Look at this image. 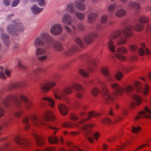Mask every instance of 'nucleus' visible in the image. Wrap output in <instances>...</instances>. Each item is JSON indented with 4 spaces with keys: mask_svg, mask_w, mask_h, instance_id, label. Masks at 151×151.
<instances>
[{
    "mask_svg": "<svg viewBox=\"0 0 151 151\" xmlns=\"http://www.w3.org/2000/svg\"><path fill=\"white\" fill-rule=\"evenodd\" d=\"M98 85L101 87V89H99L97 88H94L91 90V93L94 96H97L99 92H101L104 100L106 103H112V101L116 97L117 95H121L124 93L128 94L133 90V87L131 85L125 87H122L116 83L110 85V86L115 90V93L110 94L105 83L100 80L98 81Z\"/></svg>",
    "mask_w": 151,
    "mask_h": 151,
    "instance_id": "obj_1",
    "label": "nucleus"
},
{
    "mask_svg": "<svg viewBox=\"0 0 151 151\" xmlns=\"http://www.w3.org/2000/svg\"><path fill=\"white\" fill-rule=\"evenodd\" d=\"M144 28V25L141 23H137L133 27L134 30L136 31H140ZM133 27L131 25H129L125 27L122 30H117L114 31L111 35L110 37L112 39H116L121 37L122 32L124 37H120L116 41L117 45H121L126 43L127 42V38L133 35Z\"/></svg>",
    "mask_w": 151,
    "mask_h": 151,
    "instance_id": "obj_2",
    "label": "nucleus"
},
{
    "mask_svg": "<svg viewBox=\"0 0 151 151\" xmlns=\"http://www.w3.org/2000/svg\"><path fill=\"white\" fill-rule=\"evenodd\" d=\"M15 107L20 108L22 107V102L19 99V96L16 94H9L3 98L0 101V118L4 115L5 111L1 106L2 105L5 108L8 109L10 108L12 104V101Z\"/></svg>",
    "mask_w": 151,
    "mask_h": 151,
    "instance_id": "obj_3",
    "label": "nucleus"
},
{
    "mask_svg": "<svg viewBox=\"0 0 151 151\" xmlns=\"http://www.w3.org/2000/svg\"><path fill=\"white\" fill-rule=\"evenodd\" d=\"M55 118V116L52 111L50 110L46 111L43 115L42 119L38 118L34 114H32L30 116V119L33 124L36 126H45L47 125L44 120L45 121H53Z\"/></svg>",
    "mask_w": 151,
    "mask_h": 151,
    "instance_id": "obj_4",
    "label": "nucleus"
},
{
    "mask_svg": "<svg viewBox=\"0 0 151 151\" xmlns=\"http://www.w3.org/2000/svg\"><path fill=\"white\" fill-rule=\"evenodd\" d=\"M24 29L23 24L17 19L12 21V24L8 25L6 27L7 32L14 35L23 32Z\"/></svg>",
    "mask_w": 151,
    "mask_h": 151,
    "instance_id": "obj_5",
    "label": "nucleus"
},
{
    "mask_svg": "<svg viewBox=\"0 0 151 151\" xmlns=\"http://www.w3.org/2000/svg\"><path fill=\"white\" fill-rule=\"evenodd\" d=\"M93 126V124H88L81 127L84 130V135L88 140L91 143H93L94 139L97 140L99 136V133L98 132L92 133L90 128Z\"/></svg>",
    "mask_w": 151,
    "mask_h": 151,
    "instance_id": "obj_6",
    "label": "nucleus"
},
{
    "mask_svg": "<svg viewBox=\"0 0 151 151\" xmlns=\"http://www.w3.org/2000/svg\"><path fill=\"white\" fill-rule=\"evenodd\" d=\"M73 92L72 88L70 86H67L62 89H56L54 91L55 97L60 100L65 99L66 95L71 93Z\"/></svg>",
    "mask_w": 151,
    "mask_h": 151,
    "instance_id": "obj_7",
    "label": "nucleus"
},
{
    "mask_svg": "<svg viewBox=\"0 0 151 151\" xmlns=\"http://www.w3.org/2000/svg\"><path fill=\"white\" fill-rule=\"evenodd\" d=\"M145 111H141L139 113L138 115L135 118V120L137 121L141 117L149 118L151 119V107L150 110L146 106L145 107Z\"/></svg>",
    "mask_w": 151,
    "mask_h": 151,
    "instance_id": "obj_8",
    "label": "nucleus"
},
{
    "mask_svg": "<svg viewBox=\"0 0 151 151\" xmlns=\"http://www.w3.org/2000/svg\"><path fill=\"white\" fill-rule=\"evenodd\" d=\"M72 86L77 91L76 93V97L78 99L82 98L83 96V90L81 85L79 83H74L72 85Z\"/></svg>",
    "mask_w": 151,
    "mask_h": 151,
    "instance_id": "obj_9",
    "label": "nucleus"
},
{
    "mask_svg": "<svg viewBox=\"0 0 151 151\" xmlns=\"http://www.w3.org/2000/svg\"><path fill=\"white\" fill-rule=\"evenodd\" d=\"M40 38L45 42V47L47 48H49L52 41V39L50 36L46 33H42L40 35Z\"/></svg>",
    "mask_w": 151,
    "mask_h": 151,
    "instance_id": "obj_10",
    "label": "nucleus"
},
{
    "mask_svg": "<svg viewBox=\"0 0 151 151\" xmlns=\"http://www.w3.org/2000/svg\"><path fill=\"white\" fill-rule=\"evenodd\" d=\"M63 30V27L60 24H55L52 25L50 29V32L53 35H58L60 34Z\"/></svg>",
    "mask_w": 151,
    "mask_h": 151,
    "instance_id": "obj_11",
    "label": "nucleus"
},
{
    "mask_svg": "<svg viewBox=\"0 0 151 151\" xmlns=\"http://www.w3.org/2000/svg\"><path fill=\"white\" fill-rule=\"evenodd\" d=\"M97 36V35L96 33L91 32L85 35L83 38V40L86 44H90L93 41L94 39Z\"/></svg>",
    "mask_w": 151,
    "mask_h": 151,
    "instance_id": "obj_12",
    "label": "nucleus"
},
{
    "mask_svg": "<svg viewBox=\"0 0 151 151\" xmlns=\"http://www.w3.org/2000/svg\"><path fill=\"white\" fill-rule=\"evenodd\" d=\"M134 84L137 92H142L144 95H146L147 93L149 90V88L147 84H145L144 87L142 88L141 83L139 81H136Z\"/></svg>",
    "mask_w": 151,
    "mask_h": 151,
    "instance_id": "obj_13",
    "label": "nucleus"
},
{
    "mask_svg": "<svg viewBox=\"0 0 151 151\" xmlns=\"http://www.w3.org/2000/svg\"><path fill=\"white\" fill-rule=\"evenodd\" d=\"M56 83L54 81H50L45 84L42 85L40 87L41 91L44 92L50 91L52 87L55 86Z\"/></svg>",
    "mask_w": 151,
    "mask_h": 151,
    "instance_id": "obj_14",
    "label": "nucleus"
},
{
    "mask_svg": "<svg viewBox=\"0 0 151 151\" xmlns=\"http://www.w3.org/2000/svg\"><path fill=\"white\" fill-rule=\"evenodd\" d=\"M14 140L16 143H18L19 145L22 147H25L29 145L30 142L28 140L25 139H22L20 136H16Z\"/></svg>",
    "mask_w": 151,
    "mask_h": 151,
    "instance_id": "obj_15",
    "label": "nucleus"
},
{
    "mask_svg": "<svg viewBox=\"0 0 151 151\" xmlns=\"http://www.w3.org/2000/svg\"><path fill=\"white\" fill-rule=\"evenodd\" d=\"M101 70L103 74L106 77L108 82H112L114 80L115 78L109 72L108 67H103Z\"/></svg>",
    "mask_w": 151,
    "mask_h": 151,
    "instance_id": "obj_16",
    "label": "nucleus"
},
{
    "mask_svg": "<svg viewBox=\"0 0 151 151\" xmlns=\"http://www.w3.org/2000/svg\"><path fill=\"white\" fill-rule=\"evenodd\" d=\"M62 21L64 24L70 25L73 23V19L72 17L69 14L66 13L62 17Z\"/></svg>",
    "mask_w": 151,
    "mask_h": 151,
    "instance_id": "obj_17",
    "label": "nucleus"
},
{
    "mask_svg": "<svg viewBox=\"0 0 151 151\" xmlns=\"http://www.w3.org/2000/svg\"><path fill=\"white\" fill-rule=\"evenodd\" d=\"M32 135L36 141L37 146H40L44 144V140L42 137L37 135L35 132H33Z\"/></svg>",
    "mask_w": 151,
    "mask_h": 151,
    "instance_id": "obj_18",
    "label": "nucleus"
},
{
    "mask_svg": "<svg viewBox=\"0 0 151 151\" xmlns=\"http://www.w3.org/2000/svg\"><path fill=\"white\" fill-rule=\"evenodd\" d=\"M26 85L27 82L25 81L15 83L9 86L8 88V90L9 91L12 90L17 87H21L26 86Z\"/></svg>",
    "mask_w": 151,
    "mask_h": 151,
    "instance_id": "obj_19",
    "label": "nucleus"
},
{
    "mask_svg": "<svg viewBox=\"0 0 151 151\" xmlns=\"http://www.w3.org/2000/svg\"><path fill=\"white\" fill-rule=\"evenodd\" d=\"M52 46L54 50L57 52H62L64 50L63 45L60 42L54 41L52 42Z\"/></svg>",
    "mask_w": 151,
    "mask_h": 151,
    "instance_id": "obj_20",
    "label": "nucleus"
},
{
    "mask_svg": "<svg viewBox=\"0 0 151 151\" xmlns=\"http://www.w3.org/2000/svg\"><path fill=\"white\" fill-rule=\"evenodd\" d=\"M58 107L60 114L64 116L66 115L68 113V109L65 104H59Z\"/></svg>",
    "mask_w": 151,
    "mask_h": 151,
    "instance_id": "obj_21",
    "label": "nucleus"
},
{
    "mask_svg": "<svg viewBox=\"0 0 151 151\" xmlns=\"http://www.w3.org/2000/svg\"><path fill=\"white\" fill-rule=\"evenodd\" d=\"M21 99L24 102L25 107L27 109L32 106V102L28 100V98L24 94H21L20 95Z\"/></svg>",
    "mask_w": 151,
    "mask_h": 151,
    "instance_id": "obj_22",
    "label": "nucleus"
},
{
    "mask_svg": "<svg viewBox=\"0 0 151 151\" xmlns=\"http://www.w3.org/2000/svg\"><path fill=\"white\" fill-rule=\"evenodd\" d=\"M141 46V47L139 50V53L140 55H143L145 53L147 55L150 54V52L149 50L145 47V45L144 43H142Z\"/></svg>",
    "mask_w": 151,
    "mask_h": 151,
    "instance_id": "obj_23",
    "label": "nucleus"
},
{
    "mask_svg": "<svg viewBox=\"0 0 151 151\" xmlns=\"http://www.w3.org/2000/svg\"><path fill=\"white\" fill-rule=\"evenodd\" d=\"M75 8L79 11L84 10L86 8L85 4L82 2L80 1H77L75 2Z\"/></svg>",
    "mask_w": 151,
    "mask_h": 151,
    "instance_id": "obj_24",
    "label": "nucleus"
},
{
    "mask_svg": "<svg viewBox=\"0 0 151 151\" xmlns=\"http://www.w3.org/2000/svg\"><path fill=\"white\" fill-rule=\"evenodd\" d=\"M75 4L74 3H70L68 4L66 9L69 12L74 14L76 12L75 9Z\"/></svg>",
    "mask_w": 151,
    "mask_h": 151,
    "instance_id": "obj_25",
    "label": "nucleus"
},
{
    "mask_svg": "<svg viewBox=\"0 0 151 151\" xmlns=\"http://www.w3.org/2000/svg\"><path fill=\"white\" fill-rule=\"evenodd\" d=\"M97 14L95 12H91L87 16L88 22L90 23H93L97 17Z\"/></svg>",
    "mask_w": 151,
    "mask_h": 151,
    "instance_id": "obj_26",
    "label": "nucleus"
},
{
    "mask_svg": "<svg viewBox=\"0 0 151 151\" xmlns=\"http://www.w3.org/2000/svg\"><path fill=\"white\" fill-rule=\"evenodd\" d=\"M1 37L5 45L7 47L9 46L10 44L9 36L5 33H2L1 34Z\"/></svg>",
    "mask_w": 151,
    "mask_h": 151,
    "instance_id": "obj_27",
    "label": "nucleus"
},
{
    "mask_svg": "<svg viewBox=\"0 0 151 151\" xmlns=\"http://www.w3.org/2000/svg\"><path fill=\"white\" fill-rule=\"evenodd\" d=\"M100 115V113H97L95 112L92 111L89 112L87 116H88V118L85 119L84 120L78 123V124H76L77 126H80V124L83 123L84 121H87L89 119L91 118L93 116H97Z\"/></svg>",
    "mask_w": 151,
    "mask_h": 151,
    "instance_id": "obj_28",
    "label": "nucleus"
},
{
    "mask_svg": "<svg viewBox=\"0 0 151 151\" xmlns=\"http://www.w3.org/2000/svg\"><path fill=\"white\" fill-rule=\"evenodd\" d=\"M128 6L131 9H134L137 13L140 9L139 3L133 1L130 2L128 4Z\"/></svg>",
    "mask_w": 151,
    "mask_h": 151,
    "instance_id": "obj_29",
    "label": "nucleus"
},
{
    "mask_svg": "<svg viewBox=\"0 0 151 151\" xmlns=\"http://www.w3.org/2000/svg\"><path fill=\"white\" fill-rule=\"evenodd\" d=\"M96 64V60L93 58L91 59L90 60V65L88 66V70L89 72H92L94 70Z\"/></svg>",
    "mask_w": 151,
    "mask_h": 151,
    "instance_id": "obj_30",
    "label": "nucleus"
},
{
    "mask_svg": "<svg viewBox=\"0 0 151 151\" xmlns=\"http://www.w3.org/2000/svg\"><path fill=\"white\" fill-rule=\"evenodd\" d=\"M34 45L37 47L39 46H42L46 45L45 42L40 38V37H37L34 41Z\"/></svg>",
    "mask_w": 151,
    "mask_h": 151,
    "instance_id": "obj_31",
    "label": "nucleus"
},
{
    "mask_svg": "<svg viewBox=\"0 0 151 151\" xmlns=\"http://www.w3.org/2000/svg\"><path fill=\"white\" fill-rule=\"evenodd\" d=\"M126 14V11L123 9L117 10L115 12V15L118 17L121 18L124 16Z\"/></svg>",
    "mask_w": 151,
    "mask_h": 151,
    "instance_id": "obj_32",
    "label": "nucleus"
},
{
    "mask_svg": "<svg viewBox=\"0 0 151 151\" xmlns=\"http://www.w3.org/2000/svg\"><path fill=\"white\" fill-rule=\"evenodd\" d=\"M48 48L42 47H37L36 49V55H43L45 54Z\"/></svg>",
    "mask_w": 151,
    "mask_h": 151,
    "instance_id": "obj_33",
    "label": "nucleus"
},
{
    "mask_svg": "<svg viewBox=\"0 0 151 151\" xmlns=\"http://www.w3.org/2000/svg\"><path fill=\"white\" fill-rule=\"evenodd\" d=\"M77 48L76 46H72L68 49L65 52V54L68 56H70L73 54L75 51L77 50Z\"/></svg>",
    "mask_w": 151,
    "mask_h": 151,
    "instance_id": "obj_34",
    "label": "nucleus"
},
{
    "mask_svg": "<svg viewBox=\"0 0 151 151\" xmlns=\"http://www.w3.org/2000/svg\"><path fill=\"white\" fill-rule=\"evenodd\" d=\"M43 8L39 7L37 5H33L31 8L32 13L34 14H37L43 10Z\"/></svg>",
    "mask_w": 151,
    "mask_h": 151,
    "instance_id": "obj_35",
    "label": "nucleus"
},
{
    "mask_svg": "<svg viewBox=\"0 0 151 151\" xmlns=\"http://www.w3.org/2000/svg\"><path fill=\"white\" fill-rule=\"evenodd\" d=\"M48 141L51 144H56L59 141L58 138L56 136H50L48 138Z\"/></svg>",
    "mask_w": 151,
    "mask_h": 151,
    "instance_id": "obj_36",
    "label": "nucleus"
},
{
    "mask_svg": "<svg viewBox=\"0 0 151 151\" xmlns=\"http://www.w3.org/2000/svg\"><path fill=\"white\" fill-rule=\"evenodd\" d=\"M116 51L120 54H125L127 52V49L124 47H121L117 48L116 49Z\"/></svg>",
    "mask_w": 151,
    "mask_h": 151,
    "instance_id": "obj_37",
    "label": "nucleus"
},
{
    "mask_svg": "<svg viewBox=\"0 0 151 151\" xmlns=\"http://www.w3.org/2000/svg\"><path fill=\"white\" fill-rule=\"evenodd\" d=\"M74 14L78 19L81 20H83L85 17V15L84 14L78 11H76Z\"/></svg>",
    "mask_w": 151,
    "mask_h": 151,
    "instance_id": "obj_38",
    "label": "nucleus"
},
{
    "mask_svg": "<svg viewBox=\"0 0 151 151\" xmlns=\"http://www.w3.org/2000/svg\"><path fill=\"white\" fill-rule=\"evenodd\" d=\"M67 145L70 147V151H74L75 149L78 150V151H83L79 149L77 147H75L70 142H68L66 143Z\"/></svg>",
    "mask_w": 151,
    "mask_h": 151,
    "instance_id": "obj_39",
    "label": "nucleus"
},
{
    "mask_svg": "<svg viewBox=\"0 0 151 151\" xmlns=\"http://www.w3.org/2000/svg\"><path fill=\"white\" fill-rule=\"evenodd\" d=\"M108 47L110 50L112 52H115L114 48L115 47L114 45V42L111 40H110L108 43Z\"/></svg>",
    "mask_w": 151,
    "mask_h": 151,
    "instance_id": "obj_40",
    "label": "nucleus"
},
{
    "mask_svg": "<svg viewBox=\"0 0 151 151\" xmlns=\"http://www.w3.org/2000/svg\"><path fill=\"white\" fill-rule=\"evenodd\" d=\"M116 6L115 4H110L108 7L107 10L111 14H112L114 12V10L115 9Z\"/></svg>",
    "mask_w": 151,
    "mask_h": 151,
    "instance_id": "obj_41",
    "label": "nucleus"
},
{
    "mask_svg": "<svg viewBox=\"0 0 151 151\" xmlns=\"http://www.w3.org/2000/svg\"><path fill=\"white\" fill-rule=\"evenodd\" d=\"M108 16L106 14L102 15L100 18V22L102 24H105L106 23L108 20Z\"/></svg>",
    "mask_w": 151,
    "mask_h": 151,
    "instance_id": "obj_42",
    "label": "nucleus"
},
{
    "mask_svg": "<svg viewBox=\"0 0 151 151\" xmlns=\"http://www.w3.org/2000/svg\"><path fill=\"white\" fill-rule=\"evenodd\" d=\"M43 100L47 101L49 105L51 107H53L54 104V101L51 98L49 97H45L43 98Z\"/></svg>",
    "mask_w": 151,
    "mask_h": 151,
    "instance_id": "obj_43",
    "label": "nucleus"
},
{
    "mask_svg": "<svg viewBox=\"0 0 151 151\" xmlns=\"http://www.w3.org/2000/svg\"><path fill=\"white\" fill-rule=\"evenodd\" d=\"M132 97L134 100L137 101V104L138 105L141 102V98L139 96L136 94H133Z\"/></svg>",
    "mask_w": 151,
    "mask_h": 151,
    "instance_id": "obj_44",
    "label": "nucleus"
},
{
    "mask_svg": "<svg viewBox=\"0 0 151 151\" xmlns=\"http://www.w3.org/2000/svg\"><path fill=\"white\" fill-rule=\"evenodd\" d=\"M78 73L85 77H88L89 74L86 71L82 69L78 70Z\"/></svg>",
    "mask_w": 151,
    "mask_h": 151,
    "instance_id": "obj_45",
    "label": "nucleus"
},
{
    "mask_svg": "<svg viewBox=\"0 0 151 151\" xmlns=\"http://www.w3.org/2000/svg\"><path fill=\"white\" fill-rule=\"evenodd\" d=\"M23 122L26 124L25 129L27 130L29 128V119L28 117H26L23 119Z\"/></svg>",
    "mask_w": 151,
    "mask_h": 151,
    "instance_id": "obj_46",
    "label": "nucleus"
},
{
    "mask_svg": "<svg viewBox=\"0 0 151 151\" xmlns=\"http://www.w3.org/2000/svg\"><path fill=\"white\" fill-rule=\"evenodd\" d=\"M148 18L147 17L142 15L139 18V21L140 22L145 23L148 21Z\"/></svg>",
    "mask_w": 151,
    "mask_h": 151,
    "instance_id": "obj_47",
    "label": "nucleus"
},
{
    "mask_svg": "<svg viewBox=\"0 0 151 151\" xmlns=\"http://www.w3.org/2000/svg\"><path fill=\"white\" fill-rule=\"evenodd\" d=\"M115 76L116 79L120 81L123 77V74L121 72L117 71L115 74Z\"/></svg>",
    "mask_w": 151,
    "mask_h": 151,
    "instance_id": "obj_48",
    "label": "nucleus"
},
{
    "mask_svg": "<svg viewBox=\"0 0 151 151\" xmlns=\"http://www.w3.org/2000/svg\"><path fill=\"white\" fill-rule=\"evenodd\" d=\"M4 68L2 66L0 67V78L2 79H6V77L5 74L3 71Z\"/></svg>",
    "mask_w": 151,
    "mask_h": 151,
    "instance_id": "obj_49",
    "label": "nucleus"
},
{
    "mask_svg": "<svg viewBox=\"0 0 151 151\" xmlns=\"http://www.w3.org/2000/svg\"><path fill=\"white\" fill-rule=\"evenodd\" d=\"M116 57L117 59L122 61H125L126 60V57L119 54H116Z\"/></svg>",
    "mask_w": 151,
    "mask_h": 151,
    "instance_id": "obj_50",
    "label": "nucleus"
},
{
    "mask_svg": "<svg viewBox=\"0 0 151 151\" xmlns=\"http://www.w3.org/2000/svg\"><path fill=\"white\" fill-rule=\"evenodd\" d=\"M141 129V128L138 127H133L132 128V132L134 133H138L139 131Z\"/></svg>",
    "mask_w": 151,
    "mask_h": 151,
    "instance_id": "obj_51",
    "label": "nucleus"
},
{
    "mask_svg": "<svg viewBox=\"0 0 151 151\" xmlns=\"http://www.w3.org/2000/svg\"><path fill=\"white\" fill-rule=\"evenodd\" d=\"M77 29L79 30L83 31L85 29V27L83 23H80L77 24Z\"/></svg>",
    "mask_w": 151,
    "mask_h": 151,
    "instance_id": "obj_52",
    "label": "nucleus"
},
{
    "mask_svg": "<svg viewBox=\"0 0 151 151\" xmlns=\"http://www.w3.org/2000/svg\"><path fill=\"white\" fill-rule=\"evenodd\" d=\"M101 122L104 124H108L111 122V120L108 118H105L101 120Z\"/></svg>",
    "mask_w": 151,
    "mask_h": 151,
    "instance_id": "obj_53",
    "label": "nucleus"
},
{
    "mask_svg": "<svg viewBox=\"0 0 151 151\" xmlns=\"http://www.w3.org/2000/svg\"><path fill=\"white\" fill-rule=\"evenodd\" d=\"M76 43L80 46L82 47L83 46V42L80 38L78 37H76L75 39Z\"/></svg>",
    "mask_w": 151,
    "mask_h": 151,
    "instance_id": "obj_54",
    "label": "nucleus"
},
{
    "mask_svg": "<svg viewBox=\"0 0 151 151\" xmlns=\"http://www.w3.org/2000/svg\"><path fill=\"white\" fill-rule=\"evenodd\" d=\"M38 3L39 5L41 6H45L46 2L45 0H36Z\"/></svg>",
    "mask_w": 151,
    "mask_h": 151,
    "instance_id": "obj_55",
    "label": "nucleus"
},
{
    "mask_svg": "<svg viewBox=\"0 0 151 151\" xmlns=\"http://www.w3.org/2000/svg\"><path fill=\"white\" fill-rule=\"evenodd\" d=\"M33 72L34 73L36 74L40 73L43 72V70L41 68H37L34 70Z\"/></svg>",
    "mask_w": 151,
    "mask_h": 151,
    "instance_id": "obj_56",
    "label": "nucleus"
},
{
    "mask_svg": "<svg viewBox=\"0 0 151 151\" xmlns=\"http://www.w3.org/2000/svg\"><path fill=\"white\" fill-rule=\"evenodd\" d=\"M129 48L130 50L133 52H136L137 50V47L134 45H130L129 47Z\"/></svg>",
    "mask_w": 151,
    "mask_h": 151,
    "instance_id": "obj_57",
    "label": "nucleus"
},
{
    "mask_svg": "<svg viewBox=\"0 0 151 151\" xmlns=\"http://www.w3.org/2000/svg\"><path fill=\"white\" fill-rule=\"evenodd\" d=\"M64 27L65 31L68 33H71L72 32V29L68 26L65 25Z\"/></svg>",
    "mask_w": 151,
    "mask_h": 151,
    "instance_id": "obj_58",
    "label": "nucleus"
},
{
    "mask_svg": "<svg viewBox=\"0 0 151 151\" xmlns=\"http://www.w3.org/2000/svg\"><path fill=\"white\" fill-rule=\"evenodd\" d=\"M19 1L20 0H14L11 4V6L13 7L17 6L18 4Z\"/></svg>",
    "mask_w": 151,
    "mask_h": 151,
    "instance_id": "obj_59",
    "label": "nucleus"
},
{
    "mask_svg": "<svg viewBox=\"0 0 151 151\" xmlns=\"http://www.w3.org/2000/svg\"><path fill=\"white\" fill-rule=\"evenodd\" d=\"M47 58V56L46 55H43L39 57V60L41 61H43L46 60Z\"/></svg>",
    "mask_w": 151,
    "mask_h": 151,
    "instance_id": "obj_60",
    "label": "nucleus"
},
{
    "mask_svg": "<svg viewBox=\"0 0 151 151\" xmlns=\"http://www.w3.org/2000/svg\"><path fill=\"white\" fill-rule=\"evenodd\" d=\"M63 126L65 128H69L72 127V124L70 123H65L63 124Z\"/></svg>",
    "mask_w": 151,
    "mask_h": 151,
    "instance_id": "obj_61",
    "label": "nucleus"
},
{
    "mask_svg": "<svg viewBox=\"0 0 151 151\" xmlns=\"http://www.w3.org/2000/svg\"><path fill=\"white\" fill-rule=\"evenodd\" d=\"M18 65L19 68L23 69H25L27 68L26 66L23 65L20 62H18Z\"/></svg>",
    "mask_w": 151,
    "mask_h": 151,
    "instance_id": "obj_62",
    "label": "nucleus"
},
{
    "mask_svg": "<svg viewBox=\"0 0 151 151\" xmlns=\"http://www.w3.org/2000/svg\"><path fill=\"white\" fill-rule=\"evenodd\" d=\"M126 146V144H124L122 146H119L117 147L116 149V151H120L121 150L123 149V147H125Z\"/></svg>",
    "mask_w": 151,
    "mask_h": 151,
    "instance_id": "obj_63",
    "label": "nucleus"
},
{
    "mask_svg": "<svg viewBox=\"0 0 151 151\" xmlns=\"http://www.w3.org/2000/svg\"><path fill=\"white\" fill-rule=\"evenodd\" d=\"M55 150V147H49L45 149V151H53Z\"/></svg>",
    "mask_w": 151,
    "mask_h": 151,
    "instance_id": "obj_64",
    "label": "nucleus"
}]
</instances>
